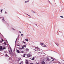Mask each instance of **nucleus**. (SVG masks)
Listing matches in <instances>:
<instances>
[{"label": "nucleus", "instance_id": "27", "mask_svg": "<svg viewBox=\"0 0 64 64\" xmlns=\"http://www.w3.org/2000/svg\"><path fill=\"white\" fill-rule=\"evenodd\" d=\"M60 17H61V18H63V16H60Z\"/></svg>", "mask_w": 64, "mask_h": 64}, {"label": "nucleus", "instance_id": "3", "mask_svg": "<svg viewBox=\"0 0 64 64\" xmlns=\"http://www.w3.org/2000/svg\"><path fill=\"white\" fill-rule=\"evenodd\" d=\"M16 52H17V53H21V52H20V51H19V50H16Z\"/></svg>", "mask_w": 64, "mask_h": 64}, {"label": "nucleus", "instance_id": "40", "mask_svg": "<svg viewBox=\"0 0 64 64\" xmlns=\"http://www.w3.org/2000/svg\"><path fill=\"white\" fill-rule=\"evenodd\" d=\"M36 26H37V24H36Z\"/></svg>", "mask_w": 64, "mask_h": 64}, {"label": "nucleus", "instance_id": "4", "mask_svg": "<svg viewBox=\"0 0 64 64\" xmlns=\"http://www.w3.org/2000/svg\"><path fill=\"white\" fill-rule=\"evenodd\" d=\"M42 64H45V62L43 61V62H42Z\"/></svg>", "mask_w": 64, "mask_h": 64}, {"label": "nucleus", "instance_id": "28", "mask_svg": "<svg viewBox=\"0 0 64 64\" xmlns=\"http://www.w3.org/2000/svg\"><path fill=\"white\" fill-rule=\"evenodd\" d=\"M2 42H3V41H4V40H3V39H2Z\"/></svg>", "mask_w": 64, "mask_h": 64}, {"label": "nucleus", "instance_id": "31", "mask_svg": "<svg viewBox=\"0 0 64 64\" xmlns=\"http://www.w3.org/2000/svg\"><path fill=\"white\" fill-rule=\"evenodd\" d=\"M2 41H0V43H2Z\"/></svg>", "mask_w": 64, "mask_h": 64}, {"label": "nucleus", "instance_id": "16", "mask_svg": "<svg viewBox=\"0 0 64 64\" xmlns=\"http://www.w3.org/2000/svg\"><path fill=\"white\" fill-rule=\"evenodd\" d=\"M4 45H6V43L5 42H4Z\"/></svg>", "mask_w": 64, "mask_h": 64}, {"label": "nucleus", "instance_id": "11", "mask_svg": "<svg viewBox=\"0 0 64 64\" xmlns=\"http://www.w3.org/2000/svg\"><path fill=\"white\" fill-rule=\"evenodd\" d=\"M18 49L19 50H22V48H19Z\"/></svg>", "mask_w": 64, "mask_h": 64}, {"label": "nucleus", "instance_id": "21", "mask_svg": "<svg viewBox=\"0 0 64 64\" xmlns=\"http://www.w3.org/2000/svg\"><path fill=\"white\" fill-rule=\"evenodd\" d=\"M27 15L28 16H29V17H31V16H30V15H28V14H27Z\"/></svg>", "mask_w": 64, "mask_h": 64}, {"label": "nucleus", "instance_id": "39", "mask_svg": "<svg viewBox=\"0 0 64 64\" xmlns=\"http://www.w3.org/2000/svg\"><path fill=\"white\" fill-rule=\"evenodd\" d=\"M37 64H38V63H37Z\"/></svg>", "mask_w": 64, "mask_h": 64}, {"label": "nucleus", "instance_id": "14", "mask_svg": "<svg viewBox=\"0 0 64 64\" xmlns=\"http://www.w3.org/2000/svg\"><path fill=\"white\" fill-rule=\"evenodd\" d=\"M29 2V0L25 1V3H27V2Z\"/></svg>", "mask_w": 64, "mask_h": 64}, {"label": "nucleus", "instance_id": "10", "mask_svg": "<svg viewBox=\"0 0 64 64\" xmlns=\"http://www.w3.org/2000/svg\"><path fill=\"white\" fill-rule=\"evenodd\" d=\"M6 48L4 47V48H2V50H5L6 49Z\"/></svg>", "mask_w": 64, "mask_h": 64}, {"label": "nucleus", "instance_id": "12", "mask_svg": "<svg viewBox=\"0 0 64 64\" xmlns=\"http://www.w3.org/2000/svg\"><path fill=\"white\" fill-rule=\"evenodd\" d=\"M25 40H26V41H27V42H28V39H26Z\"/></svg>", "mask_w": 64, "mask_h": 64}, {"label": "nucleus", "instance_id": "23", "mask_svg": "<svg viewBox=\"0 0 64 64\" xmlns=\"http://www.w3.org/2000/svg\"><path fill=\"white\" fill-rule=\"evenodd\" d=\"M23 43H24V44H25V43H26V42H24V41H23Z\"/></svg>", "mask_w": 64, "mask_h": 64}, {"label": "nucleus", "instance_id": "26", "mask_svg": "<svg viewBox=\"0 0 64 64\" xmlns=\"http://www.w3.org/2000/svg\"><path fill=\"white\" fill-rule=\"evenodd\" d=\"M21 63H23V62H21Z\"/></svg>", "mask_w": 64, "mask_h": 64}, {"label": "nucleus", "instance_id": "30", "mask_svg": "<svg viewBox=\"0 0 64 64\" xmlns=\"http://www.w3.org/2000/svg\"><path fill=\"white\" fill-rule=\"evenodd\" d=\"M51 59H53V58H51Z\"/></svg>", "mask_w": 64, "mask_h": 64}, {"label": "nucleus", "instance_id": "41", "mask_svg": "<svg viewBox=\"0 0 64 64\" xmlns=\"http://www.w3.org/2000/svg\"><path fill=\"white\" fill-rule=\"evenodd\" d=\"M34 13H35V12H34Z\"/></svg>", "mask_w": 64, "mask_h": 64}, {"label": "nucleus", "instance_id": "13", "mask_svg": "<svg viewBox=\"0 0 64 64\" xmlns=\"http://www.w3.org/2000/svg\"><path fill=\"white\" fill-rule=\"evenodd\" d=\"M47 60H48V61H49L50 60H49V58H46Z\"/></svg>", "mask_w": 64, "mask_h": 64}, {"label": "nucleus", "instance_id": "9", "mask_svg": "<svg viewBox=\"0 0 64 64\" xmlns=\"http://www.w3.org/2000/svg\"><path fill=\"white\" fill-rule=\"evenodd\" d=\"M25 55H26V54H24L23 55V57H25Z\"/></svg>", "mask_w": 64, "mask_h": 64}, {"label": "nucleus", "instance_id": "22", "mask_svg": "<svg viewBox=\"0 0 64 64\" xmlns=\"http://www.w3.org/2000/svg\"><path fill=\"white\" fill-rule=\"evenodd\" d=\"M44 47H46V45H45L44 46Z\"/></svg>", "mask_w": 64, "mask_h": 64}, {"label": "nucleus", "instance_id": "7", "mask_svg": "<svg viewBox=\"0 0 64 64\" xmlns=\"http://www.w3.org/2000/svg\"><path fill=\"white\" fill-rule=\"evenodd\" d=\"M22 47H24L25 48H26V45H24L22 46Z\"/></svg>", "mask_w": 64, "mask_h": 64}, {"label": "nucleus", "instance_id": "5", "mask_svg": "<svg viewBox=\"0 0 64 64\" xmlns=\"http://www.w3.org/2000/svg\"><path fill=\"white\" fill-rule=\"evenodd\" d=\"M20 52L21 53H24V51H20Z\"/></svg>", "mask_w": 64, "mask_h": 64}, {"label": "nucleus", "instance_id": "38", "mask_svg": "<svg viewBox=\"0 0 64 64\" xmlns=\"http://www.w3.org/2000/svg\"><path fill=\"white\" fill-rule=\"evenodd\" d=\"M20 33H21V32H20Z\"/></svg>", "mask_w": 64, "mask_h": 64}, {"label": "nucleus", "instance_id": "15", "mask_svg": "<svg viewBox=\"0 0 64 64\" xmlns=\"http://www.w3.org/2000/svg\"><path fill=\"white\" fill-rule=\"evenodd\" d=\"M34 60V58H33L32 59V60Z\"/></svg>", "mask_w": 64, "mask_h": 64}, {"label": "nucleus", "instance_id": "6", "mask_svg": "<svg viewBox=\"0 0 64 64\" xmlns=\"http://www.w3.org/2000/svg\"><path fill=\"white\" fill-rule=\"evenodd\" d=\"M29 49L27 48L26 49V51H28H28H29Z\"/></svg>", "mask_w": 64, "mask_h": 64}, {"label": "nucleus", "instance_id": "34", "mask_svg": "<svg viewBox=\"0 0 64 64\" xmlns=\"http://www.w3.org/2000/svg\"><path fill=\"white\" fill-rule=\"evenodd\" d=\"M26 64H28V62H27Z\"/></svg>", "mask_w": 64, "mask_h": 64}, {"label": "nucleus", "instance_id": "35", "mask_svg": "<svg viewBox=\"0 0 64 64\" xmlns=\"http://www.w3.org/2000/svg\"><path fill=\"white\" fill-rule=\"evenodd\" d=\"M6 14H7V12H6L5 13V14H6Z\"/></svg>", "mask_w": 64, "mask_h": 64}, {"label": "nucleus", "instance_id": "8", "mask_svg": "<svg viewBox=\"0 0 64 64\" xmlns=\"http://www.w3.org/2000/svg\"><path fill=\"white\" fill-rule=\"evenodd\" d=\"M35 47L37 49H38V50H40V49H39V48L37 47Z\"/></svg>", "mask_w": 64, "mask_h": 64}, {"label": "nucleus", "instance_id": "29", "mask_svg": "<svg viewBox=\"0 0 64 64\" xmlns=\"http://www.w3.org/2000/svg\"><path fill=\"white\" fill-rule=\"evenodd\" d=\"M56 44V45H57V46H58V44Z\"/></svg>", "mask_w": 64, "mask_h": 64}, {"label": "nucleus", "instance_id": "36", "mask_svg": "<svg viewBox=\"0 0 64 64\" xmlns=\"http://www.w3.org/2000/svg\"><path fill=\"white\" fill-rule=\"evenodd\" d=\"M10 50L11 51H12V50L11 49H10Z\"/></svg>", "mask_w": 64, "mask_h": 64}, {"label": "nucleus", "instance_id": "33", "mask_svg": "<svg viewBox=\"0 0 64 64\" xmlns=\"http://www.w3.org/2000/svg\"><path fill=\"white\" fill-rule=\"evenodd\" d=\"M23 35V34H21V36H22Z\"/></svg>", "mask_w": 64, "mask_h": 64}, {"label": "nucleus", "instance_id": "32", "mask_svg": "<svg viewBox=\"0 0 64 64\" xmlns=\"http://www.w3.org/2000/svg\"><path fill=\"white\" fill-rule=\"evenodd\" d=\"M17 45V46H20L19 45V44H18Z\"/></svg>", "mask_w": 64, "mask_h": 64}, {"label": "nucleus", "instance_id": "25", "mask_svg": "<svg viewBox=\"0 0 64 64\" xmlns=\"http://www.w3.org/2000/svg\"><path fill=\"white\" fill-rule=\"evenodd\" d=\"M22 49H24V47L22 46Z\"/></svg>", "mask_w": 64, "mask_h": 64}, {"label": "nucleus", "instance_id": "24", "mask_svg": "<svg viewBox=\"0 0 64 64\" xmlns=\"http://www.w3.org/2000/svg\"><path fill=\"white\" fill-rule=\"evenodd\" d=\"M6 56H8H8L7 54H6Z\"/></svg>", "mask_w": 64, "mask_h": 64}, {"label": "nucleus", "instance_id": "17", "mask_svg": "<svg viewBox=\"0 0 64 64\" xmlns=\"http://www.w3.org/2000/svg\"><path fill=\"white\" fill-rule=\"evenodd\" d=\"M12 30H15V29L14 28H12Z\"/></svg>", "mask_w": 64, "mask_h": 64}, {"label": "nucleus", "instance_id": "37", "mask_svg": "<svg viewBox=\"0 0 64 64\" xmlns=\"http://www.w3.org/2000/svg\"><path fill=\"white\" fill-rule=\"evenodd\" d=\"M52 61H54V60H52Z\"/></svg>", "mask_w": 64, "mask_h": 64}, {"label": "nucleus", "instance_id": "1", "mask_svg": "<svg viewBox=\"0 0 64 64\" xmlns=\"http://www.w3.org/2000/svg\"><path fill=\"white\" fill-rule=\"evenodd\" d=\"M27 56L28 57H30L31 56H32V54H27Z\"/></svg>", "mask_w": 64, "mask_h": 64}, {"label": "nucleus", "instance_id": "18", "mask_svg": "<svg viewBox=\"0 0 64 64\" xmlns=\"http://www.w3.org/2000/svg\"><path fill=\"white\" fill-rule=\"evenodd\" d=\"M41 45H43H43H44V44H43V43H41Z\"/></svg>", "mask_w": 64, "mask_h": 64}, {"label": "nucleus", "instance_id": "19", "mask_svg": "<svg viewBox=\"0 0 64 64\" xmlns=\"http://www.w3.org/2000/svg\"><path fill=\"white\" fill-rule=\"evenodd\" d=\"M2 21H5V20H4V18H3V20H2Z\"/></svg>", "mask_w": 64, "mask_h": 64}, {"label": "nucleus", "instance_id": "2", "mask_svg": "<svg viewBox=\"0 0 64 64\" xmlns=\"http://www.w3.org/2000/svg\"><path fill=\"white\" fill-rule=\"evenodd\" d=\"M3 49V48L1 46H0V51H2V50Z\"/></svg>", "mask_w": 64, "mask_h": 64}, {"label": "nucleus", "instance_id": "20", "mask_svg": "<svg viewBox=\"0 0 64 64\" xmlns=\"http://www.w3.org/2000/svg\"><path fill=\"white\" fill-rule=\"evenodd\" d=\"M2 11H3V10H1V12L2 13Z\"/></svg>", "mask_w": 64, "mask_h": 64}]
</instances>
